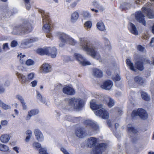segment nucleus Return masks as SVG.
I'll return each mask as SVG.
<instances>
[{"label":"nucleus","mask_w":154,"mask_h":154,"mask_svg":"<svg viewBox=\"0 0 154 154\" xmlns=\"http://www.w3.org/2000/svg\"><path fill=\"white\" fill-rule=\"evenodd\" d=\"M0 106L5 110L11 109V107L10 105L6 104L1 101H0Z\"/></svg>","instance_id":"36"},{"label":"nucleus","mask_w":154,"mask_h":154,"mask_svg":"<svg viewBox=\"0 0 154 154\" xmlns=\"http://www.w3.org/2000/svg\"><path fill=\"white\" fill-rule=\"evenodd\" d=\"M144 16L141 11H138L135 13V18L136 20L143 25L145 26L146 22L144 18Z\"/></svg>","instance_id":"12"},{"label":"nucleus","mask_w":154,"mask_h":154,"mask_svg":"<svg viewBox=\"0 0 154 154\" xmlns=\"http://www.w3.org/2000/svg\"><path fill=\"white\" fill-rule=\"evenodd\" d=\"M107 147V144L104 143L100 144L97 146L93 150L92 153L93 154H102Z\"/></svg>","instance_id":"9"},{"label":"nucleus","mask_w":154,"mask_h":154,"mask_svg":"<svg viewBox=\"0 0 154 154\" xmlns=\"http://www.w3.org/2000/svg\"><path fill=\"white\" fill-rule=\"evenodd\" d=\"M37 98L41 102L43 103H45L46 102L45 99V98L43 97L38 91L36 92Z\"/></svg>","instance_id":"34"},{"label":"nucleus","mask_w":154,"mask_h":154,"mask_svg":"<svg viewBox=\"0 0 154 154\" xmlns=\"http://www.w3.org/2000/svg\"><path fill=\"white\" fill-rule=\"evenodd\" d=\"M56 35L58 37L60 41L59 46L61 47H63L66 44H69L74 45L77 43L76 41L64 32H57L56 33Z\"/></svg>","instance_id":"4"},{"label":"nucleus","mask_w":154,"mask_h":154,"mask_svg":"<svg viewBox=\"0 0 154 154\" xmlns=\"http://www.w3.org/2000/svg\"><path fill=\"white\" fill-rule=\"evenodd\" d=\"M80 0H75L73 2H72L70 4V6L72 8H74L76 6L78 3L80 1Z\"/></svg>","instance_id":"45"},{"label":"nucleus","mask_w":154,"mask_h":154,"mask_svg":"<svg viewBox=\"0 0 154 154\" xmlns=\"http://www.w3.org/2000/svg\"><path fill=\"white\" fill-rule=\"evenodd\" d=\"M75 135L80 138L84 137L86 135L85 131L82 128H78L75 131Z\"/></svg>","instance_id":"18"},{"label":"nucleus","mask_w":154,"mask_h":154,"mask_svg":"<svg viewBox=\"0 0 154 154\" xmlns=\"http://www.w3.org/2000/svg\"><path fill=\"white\" fill-rule=\"evenodd\" d=\"M74 57L79 62L80 64L83 66L91 64L90 62L86 60L82 55L79 54L75 53L74 54Z\"/></svg>","instance_id":"10"},{"label":"nucleus","mask_w":154,"mask_h":154,"mask_svg":"<svg viewBox=\"0 0 154 154\" xmlns=\"http://www.w3.org/2000/svg\"><path fill=\"white\" fill-rule=\"evenodd\" d=\"M25 55H23L21 54H18L17 57L20 60V62L21 64L24 63L25 60V59L24 58Z\"/></svg>","instance_id":"41"},{"label":"nucleus","mask_w":154,"mask_h":154,"mask_svg":"<svg viewBox=\"0 0 154 154\" xmlns=\"http://www.w3.org/2000/svg\"><path fill=\"white\" fill-rule=\"evenodd\" d=\"M0 151L9 153L10 152L9 147L7 145L0 143Z\"/></svg>","instance_id":"30"},{"label":"nucleus","mask_w":154,"mask_h":154,"mask_svg":"<svg viewBox=\"0 0 154 154\" xmlns=\"http://www.w3.org/2000/svg\"><path fill=\"white\" fill-rule=\"evenodd\" d=\"M106 98L109 101V102L108 103V106L110 107H111L113 106L115 103V102L114 100L108 96H107Z\"/></svg>","instance_id":"38"},{"label":"nucleus","mask_w":154,"mask_h":154,"mask_svg":"<svg viewBox=\"0 0 154 154\" xmlns=\"http://www.w3.org/2000/svg\"><path fill=\"white\" fill-rule=\"evenodd\" d=\"M137 116H139L141 119L145 120L147 119L148 116L145 110L143 109H139L137 110L133 111L131 114L133 119H134Z\"/></svg>","instance_id":"8"},{"label":"nucleus","mask_w":154,"mask_h":154,"mask_svg":"<svg viewBox=\"0 0 154 154\" xmlns=\"http://www.w3.org/2000/svg\"><path fill=\"white\" fill-rule=\"evenodd\" d=\"M46 36L48 38H49L51 39H52V36L50 32H46Z\"/></svg>","instance_id":"62"},{"label":"nucleus","mask_w":154,"mask_h":154,"mask_svg":"<svg viewBox=\"0 0 154 154\" xmlns=\"http://www.w3.org/2000/svg\"><path fill=\"white\" fill-rule=\"evenodd\" d=\"M35 74L34 72H31L27 75V79L28 82H30L35 78Z\"/></svg>","instance_id":"37"},{"label":"nucleus","mask_w":154,"mask_h":154,"mask_svg":"<svg viewBox=\"0 0 154 154\" xmlns=\"http://www.w3.org/2000/svg\"><path fill=\"white\" fill-rule=\"evenodd\" d=\"M25 5L26 6V8L27 10H29L31 8V5L30 4L29 0H23Z\"/></svg>","instance_id":"43"},{"label":"nucleus","mask_w":154,"mask_h":154,"mask_svg":"<svg viewBox=\"0 0 154 154\" xmlns=\"http://www.w3.org/2000/svg\"><path fill=\"white\" fill-rule=\"evenodd\" d=\"M93 5L95 7L97 8L100 11L103 12L105 10V7L97 1H94Z\"/></svg>","instance_id":"29"},{"label":"nucleus","mask_w":154,"mask_h":154,"mask_svg":"<svg viewBox=\"0 0 154 154\" xmlns=\"http://www.w3.org/2000/svg\"><path fill=\"white\" fill-rule=\"evenodd\" d=\"M17 45V42L16 41H12L11 44V46L12 47H14L16 46Z\"/></svg>","instance_id":"56"},{"label":"nucleus","mask_w":154,"mask_h":154,"mask_svg":"<svg viewBox=\"0 0 154 154\" xmlns=\"http://www.w3.org/2000/svg\"><path fill=\"white\" fill-rule=\"evenodd\" d=\"M79 118H76L75 117H72L71 116H69V118H68V120L69 121H70L71 122H78L79 120Z\"/></svg>","instance_id":"44"},{"label":"nucleus","mask_w":154,"mask_h":154,"mask_svg":"<svg viewBox=\"0 0 154 154\" xmlns=\"http://www.w3.org/2000/svg\"><path fill=\"white\" fill-rule=\"evenodd\" d=\"M31 84L32 87H35L37 85V81L36 80H34L32 81L31 82Z\"/></svg>","instance_id":"57"},{"label":"nucleus","mask_w":154,"mask_h":154,"mask_svg":"<svg viewBox=\"0 0 154 154\" xmlns=\"http://www.w3.org/2000/svg\"><path fill=\"white\" fill-rule=\"evenodd\" d=\"M21 104H22L23 109V110H26L28 108L27 106L25 101L21 103Z\"/></svg>","instance_id":"54"},{"label":"nucleus","mask_w":154,"mask_h":154,"mask_svg":"<svg viewBox=\"0 0 154 154\" xmlns=\"http://www.w3.org/2000/svg\"><path fill=\"white\" fill-rule=\"evenodd\" d=\"M142 97L143 99L146 101H149L150 100V97L148 94L145 92L142 91L141 93Z\"/></svg>","instance_id":"35"},{"label":"nucleus","mask_w":154,"mask_h":154,"mask_svg":"<svg viewBox=\"0 0 154 154\" xmlns=\"http://www.w3.org/2000/svg\"><path fill=\"white\" fill-rule=\"evenodd\" d=\"M90 106L91 109L93 110H97L100 109L95 112V115L98 116L103 119H106L109 117V114L108 112L105 109L103 108V106L101 104H97L95 100L91 101Z\"/></svg>","instance_id":"2"},{"label":"nucleus","mask_w":154,"mask_h":154,"mask_svg":"<svg viewBox=\"0 0 154 154\" xmlns=\"http://www.w3.org/2000/svg\"><path fill=\"white\" fill-rule=\"evenodd\" d=\"M93 75L97 77L101 78L103 76V72L100 69L94 68L93 70Z\"/></svg>","instance_id":"25"},{"label":"nucleus","mask_w":154,"mask_h":154,"mask_svg":"<svg viewBox=\"0 0 154 154\" xmlns=\"http://www.w3.org/2000/svg\"><path fill=\"white\" fill-rule=\"evenodd\" d=\"M146 63L151 64V62L149 60L142 57L140 58L139 60L137 61L135 63L136 66L137 68L140 70H142L144 69V67L143 65V63Z\"/></svg>","instance_id":"11"},{"label":"nucleus","mask_w":154,"mask_h":154,"mask_svg":"<svg viewBox=\"0 0 154 154\" xmlns=\"http://www.w3.org/2000/svg\"><path fill=\"white\" fill-rule=\"evenodd\" d=\"M97 28L100 31H103L106 29L104 24L102 21H100L97 23Z\"/></svg>","instance_id":"31"},{"label":"nucleus","mask_w":154,"mask_h":154,"mask_svg":"<svg viewBox=\"0 0 154 154\" xmlns=\"http://www.w3.org/2000/svg\"><path fill=\"white\" fill-rule=\"evenodd\" d=\"M79 39L81 49L94 58L101 62V56L97 52L99 47L98 44L95 42L90 41L85 37H80Z\"/></svg>","instance_id":"1"},{"label":"nucleus","mask_w":154,"mask_h":154,"mask_svg":"<svg viewBox=\"0 0 154 154\" xmlns=\"http://www.w3.org/2000/svg\"><path fill=\"white\" fill-rule=\"evenodd\" d=\"M34 132L36 139L38 141L42 142L43 140V135L39 130L35 129L34 130Z\"/></svg>","instance_id":"15"},{"label":"nucleus","mask_w":154,"mask_h":154,"mask_svg":"<svg viewBox=\"0 0 154 154\" xmlns=\"http://www.w3.org/2000/svg\"><path fill=\"white\" fill-rule=\"evenodd\" d=\"M62 90L64 94L67 95H73L75 93L74 89L69 86H66L64 87L63 88Z\"/></svg>","instance_id":"14"},{"label":"nucleus","mask_w":154,"mask_h":154,"mask_svg":"<svg viewBox=\"0 0 154 154\" xmlns=\"http://www.w3.org/2000/svg\"><path fill=\"white\" fill-rule=\"evenodd\" d=\"M69 104L67 109L68 110L72 107L79 110L83 106V102L81 99L78 98H72L69 100Z\"/></svg>","instance_id":"6"},{"label":"nucleus","mask_w":154,"mask_h":154,"mask_svg":"<svg viewBox=\"0 0 154 154\" xmlns=\"http://www.w3.org/2000/svg\"><path fill=\"white\" fill-rule=\"evenodd\" d=\"M113 85L112 82L109 80L105 81L101 85V87L103 89L106 90H109L112 88Z\"/></svg>","instance_id":"17"},{"label":"nucleus","mask_w":154,"mask_h":154,"mask_svg":"<svg viewBox=\"0 0 154 154\" xmlns=\"http://www.w3.org/2000/svg\"><path fill=\"white\" fill-rule=\"evenodd\" d=\"M128 131L129 132H132L134 133L137 132V130L135 129L133 127L132 125L131 124H129L128 125Z\"/></svg>","instance_id":"39"},{"label":"nucleus","mask_w":154,"mask_h":154,"mask_svg":"<svg viewBox=\"0 0 154 154\" xmlns=\"http://www.w3.org/2000/svg\"><path fill=\"white\" fill-rule=\"evenodd\" d=\"M16 98L19 100L21 103H22L24 101V100L23 97L20 95H17L16 96Z\"/></svg>","instance_id":"50"},{"label":"nucleus","mask_w":154,"mask_h":154,"mask_svg":"<svg viewBox=\"0 0 154 154\" xmlns=\"http://www.w3.org/2000/svg\"><path fill=\"white\" fill-rule=\"evenodd\" d=\"M33 147L34 148H36V149H38L41 148V144L37 142H34L32 143Z\"/></svg>","instance_id":"42"},{"label":"nucleus","mask_w":154,"mask_h":154,"mask_svg":"<svg viewBox=\"0 0 154 154\" xmlns=\"http://www.w3.org/2000/svg\"><path fill=\"white\" fill-rule=\"evenodd\" d=\"M92 25V22L91 21H87L84 24L85 27L87 29H90Z\"/></svg>","instance_id":"40"},{"label":"nucleus","mask_w":154,"mask_h":154,"mask_svg":"<svg viewBox=\"0 0 154 154\" xmlns=\"http://www.w3.org/2000/svg\"><path fill=\"white\" fill-rule=\"evenodd\" d=\"M142 10L147 14V17L150 19L154 18V14L152 12V11L149 8H143Z\"/></svg>","instance_id":"27"},{"label":"nucleus","mask_w":154,"mask_h":154,"mask_svg":"<svg viewBox=\"0 0 154 154\" xmlns=\"http://www.w3.org/2000/svg\"><path fill=\"white\" fill-rule=\"evenodd\" d=\"M60 150L63 152L64 154H69L68 151L64 148L61 147Z\"/></svg>","instance_id":"60"},{"label":"nucleus","mask_w":154,"mask_h":154,"mask_svg":"<svg viewBox=\"0 0 154 154\" xmlns=\"http://www.w3.org/2000/svg\"><path fill=\"white\" fill-rule=\"evenodd\" d=\"M63 60L65 62L67 63L70 61L71 60L69 57L65 56L63 57Z\"/></svg>","instance_id":"52"},{"label":"nucleus","mask_w":154,"mask_h":154,"mask_svg":"<svg viewBox=\"0 0 154 154\" xmlns=\"http://www.w3.org/2000/svg\"><path fill=\"white\" fill-rule=\"evenodd\" d=\"M115 111H118V114L119 115V116H121L122 113V110L119 109L118 108H115L114 109Z\"/></svg>","instance_id":"58"},{"label":"nucleus","mask_w":154,"mask_h":154,"mask_svg":"<svg viewBox=\"0 0 154 154\" xmlns=\"http://www.w3.org/2000/svg\"><path fill=\"white\" fill-rule=\"evenodd\" d=\"M41 70L43 73H47L51 71V66L48 63H44L42 66Z\"/></svg>","instance_id":"19"},{"label":"nucleus","mask_w":154,"mask_h":154,"mask_svg":"<svg viewBox=\"0 0 154 154\" xmlns=\"http://www.w3.org/2000/svg\"><path fill=\"white\" fill-rule=\"evenodd\" d=\"M40 154H48L46 152V149L45 148H41L39 149Z\"/></svg>","instance_id":"49"},{"label":"nucleus","mask_w":154,"mask_h":154,"mask_svg":"<svg viewBox=\"0 0 154 154\" xmlns=\"http://www.w3.org/2000/svg\"><path fill=\"white\" fill-rule=\"evenodd\" d=\"M10 139V136L9 134H3L0 137L1 142L4 143H6L8 142Z\"/></svg>","instance_id":"21"},{"label":"nucleus","mask_w":154,"mask_h":154,"mask_svg":"<svg viewBox=\"0 0 154 154\" xmlns=\"http://www.w3.org/2000/svg\"><path fill=\"white\" fill-rule=\"evenodd\" d=\"M16 75L22 84H25L26 82H28L27 77L23 74L19 72H17Z\"/></svg>","instance_id":"22"},{"label":"nucleus","mask_w":154,"mask_h":154,"mask_svg":"<svg viewBox=\"0 0 154 154\" xmlns=\"http://www.w3.org/2000/svg\"><path fill=\"white\" fill-rule=\"evenodd\" d=\"M3 48L5 51H7L10 49L9 48L8 44V43H5L3 44Z\"/></svg>","instance_id":"53"},{"label":"nucleus","mask_w":154,"mask_h":154,"mask_svg":"<svg viewBox=\"0 0 154 154\" xmlns=\"http://www.w3.org/2000/svg\"><path fill=\"white\" fill-rule=\"evenodd\" d=\"M150 46L151 47L154 46V38H153L151 40L149 44Z\"/></svg>","instance_id":"63"},{"label":"nucleus","mask_w":154,"mask_h":154,"mask_svg":"<svg viewBox=\"0 0 154 154\" xmlns=\"http://www.w3.org/2000/svg\"><path fill=\"white\" fill-rule=\"evenodd\" d=\"M62 86L61 84H57L55 86V89L56 90L59 89L61 88Z\"/></svg>","instance_id":"64"},{"label":"nucleus","mask_w":154,"mask_h":154,"mask_svg":"<svg viewBox=\"0 0 154 154\" xmlns=\"http://www.w3.org/2000/svg\"><path fill=\"white\" fill-rule=\"evenodd\" d=\"M83 17L86 18H90L91 17V14L88 11H84L82 13Z\"/></svg>","instance_id":"47"},{"label":"nucleus","mask_w":154,"mask_h":154,"mask_svg":"<svg viewBox=\"0 0 154 154\" xmlns=\"http://www.w3.org/2000/svg\"><path fill=\"white\" fill-rule=\"evenodd\" d=\"M85 123L88 126L90 127V128L88 130L89 134L92 135L96 133V131L99 129L98 125L96 122L90 120H86L85 121Z\"/></svg>","instance_id":"7"},{"label":"nucleus","mask_w":154,"mask_h":154,"mask_svg":"<svg viewBox=\"0 0 154 154\" xmlns=\"http://www.w3.org/2000/svg\"><path fill=\"white\" fill-rule=\"evenodd\" d=\"M38 39L32 38L29 39H26L23 41L21 45V47L23 48H27L30 47L31 45L30 44L38 41Z\"/></svg>","instance_id":"13"},{"label":"nucleus","mask_w":154,"mask_h":154,"mask_svg":"<svg viewBox=\"0 0 154 154\" xmlns=\"http://www.w3.org/2000/svg\"><path fill=\"white\" fill-rule=\"evenodd\" d=\"M79 16V14L77 11H76L73 12L71 15V22L72 23L75 22L78 19Z\"/></svg>","instance_id":"23"},{"label":"nucleus","mask_w":154,"mask_h":154,"mask_svg":"<svg viewBox=\"0 0 154 154\" xmlns=\"http://www.w3.org/2000/svg\"><path fill=\"white\" fill-rule=\"evenodd\" d=\"M48 54L52 58H55L57 54V50L56 48L54 47L51 48L48 47Z\"/></svg>","instance_id":"24"},{"label":"nucleus","mask_w":154,"mask_h":154,"mask_svg":"<svg viewBox=\"0 0 154 154\" xmlns=\"http://www.w3.org/2000/svg\"><path fill=\"white\" fill-rule=\"evenodd\" d=\"M26 134L28 136H32V131L30 130H28L26 132Z\"/></svg>","instance_id":"61"},{"label":"nucleus","mask_w":154,"mask_h":154,"mask_svg":"<svg viewBox=\"0 0 154 154\" xmlns=\"http://www.w3.org/2000/svg\"><path fill=\"white\" fill-rule=\"evenodd\" d=\"M1 123L2 126L6 125L8 123V122L6 120H2L1 122Z\"/></svg>","instance_id":"59"},{"label":"nucleus","mask_w":154,"mask_h":154,"mask_svg":"<svg viewBox=\"0 0 154 154\" xmlns=\"http://www.w3.org/2000/svg\"><path fill=\"white\" fill-rule=\"evenodd\" d=\"M97 141V139L96 138L91 137L87 140V145L88 146L91 147L95 145Z\"/></svg>","instance_id":"26"},{"label":"nucleus","mask_w":154,"mask_h":154,"mask_svg":"<svg viewBox=\"0 0 154 154\" xmlns=\"http://www.w3.org/2000/svg\"><path fill=\"white\" fill-rule=\"evenodd\" d=\"M40 12L42 14L43 22L44 25L42 29L45 32H49L51 31L50 25L51 20L50 19L49 14L43 10H41Z\"/></svg>","instance_id":"5"},{"label":"nucleus","mask_w":154,"mask_h":154,"mask_svg":"<svg viewBox=\"0 0 154 154\" xmlns=\"http://www.w3.org/2000/svg\"><path fill=\"white\" fill-rule=\"evenodd\" d=\"M104 40L106 46L107 48H109L110 47V42L108 39L106 38H104Z\"/></svg>","instance_id":"48"},{"label":"nucleus","mask_w":154,"mask_h":154,"mask_svg":"<svg viewBox=\"0 0 154 154\" xmlns=\"http://www.w3.org/2000/svg\"><path fill=\"white\" fill-rule=\"evenodd\" d=\"M126 63L129 68L132 70L134 72L136 71V69L134 67L133 64L129 59H127L126 60Z\"/></svg>","instance_id":"32"},{"label":"nucleus","mask_w":154,"mask_h":154,"mask_svg":"<svg viewBox=\"0 0 154 154\" xmlns=\"http://www.w3.org/2000/svg\"><path fill=\"white\" fill-rule=\"evenodd\" d=\"M39 112V110L36 109H32L28 112L27 114L25 117L26 121H29L31 117L38 114Z\"/></svg>","instance_id":"16"},{"label":"nucleus","mask_w":154,"mask_h":154,"mask_svg":"<svg viewBox=\"0 0 154 154\" xmlns=\"http://www.w3.org/2000/svg\"><path fill=\"white\" fill-rule=\"evenodd\" d=\"M32 30L30 24L26 20L22 24L15 26L13 29L12 33L14 34L22 35L30 32Z\"/></svg>","instance_id":"3"},{"label":"nucleus","mask_w":154,"mask_h":154,"mask_svg":"<svg viewBox=\"0 0 154 154\" xmlns=\"http://www.w3.org/2000/svg\"><path fill=\"white\" fill-rule=\"evenodd\" d=\"M36 52L40 55H48V47L38 49L37 50Z\"/></svg>","instance_id":"28"},{"label":"nucleus","mask_w":154,"mask_h":154,"mask_svg":"<svg viewBox=\"0 0 154 154\" xmlns=\"http://www.w3.org/2000/svg\"><path fill=\"white\" fill-rule=\"evenodd\" d=\"M112 79L114 81H119L121 79V77L119 74H117L112 77Z\"/></svg>","instance_id":"51"},{"label":"nucleus","mask_w":154,"mask_h":154,"mask_svg":"<svg viewBox=\"0 0 154 154\" xmlns=\"http://www.w3.org/2000/svg\"><path fill=\"white\" fill-rule=\"evenodd\" d=\"M137 49L141 52H143L145 51V48L141 45H138L137 46Z\"/></svg>","instance_id":"55"},{"label":"nucleus","mask_w":154,"mask_h":154,"mask_svg":"<svg viewBox=\"0 0 154 154\" xmlns=\"http://www.w3.org/2000/svg\"><path fill=\"white\" fill-rule=\"evenodd\" d=\"M34 64V61L31 59H29L27 60L26 62V64L28 66L33 65Z\"/></svg>","instance_id":"46"},{"label":"nucleus","mask_w":154,"mask_h":154,"mask_svg":"<svg viewBox=\"0 0 154 154\" xmlns=\"http://www.w3.org/2000/svg\"><path fill=\"white\" fill-rule=\"evenodd\" d=\"M134 81L136 83L142 85L144 82V80L140 77L137 76L134 78Z\"/></svg>","instance_id":"33"},{"label":"nucleus","mask_w":154,"mask_h":154,"mask_svg":"<svg viewBox=\"0 0 154 154\" xmlns=\"http://www.w3.org/2000/svg\"><path fill=\"white\" fill-rule=\"evenodd\" d=\"M128 28L131 32L132 34L136 35H138V31L135 26L133 24L130 23L128 25Z\"/></svg>","instance_id":"20"}]
</instances>
